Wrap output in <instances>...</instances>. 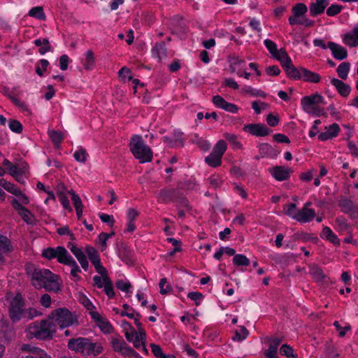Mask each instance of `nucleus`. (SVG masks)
Returning <instances> with one entry per match:
<instances>
[{"label":"nucleus","mask_w":358,"mask_h":358,"mask_svg":"<svg viewBox=\"0 0 358 358\" xmlns=\"http://www.w3.org/2000/svg\"><path fill=\"white\" fill-rule=\"evenodd\" d=\"M31 277L32 285L36 288H44L47 291L57 292L61 288L59 277L48 269L36 268L31 273V268H27Z\"/></svg>","instance_id":"nucleus-1"},{"label":"nucleus","mask_w":358,"mask_h":358,"mask_svg":"<svg viewBox=\"0 0 358 358\" xmlns=\"http://www.w3.org/2000/svg\"><path fill=\"white\" fill-rule=\"evenodd\" d=\"M67 347L70 350L80 353L85 357H96L103 350L101 343L92 342L90 338L85 337L69 339Z\"/></svg>","instance_id":"nucleus-2"},{"label":"nucleus","mask_w":358,"mask_h":358,"mask_svg":"<svg viewBox=\"0 0 358 358\" xmlns=\"http://www.w3.org/2000/svg\"><path fill=\"white\" fill-rule=\"evenodd\" d=\"M27 336L29 338H36L39 340H49L53 338L57 332V326L49 317L40 322L30 324L26 329Z\"/></svg>","instance_id":"nucleus-3"},{"label":"nucleus","mask_w":358,"mask_h":358,"mask_svg":"<svg viewBox=\"0 0 358 358\" xmlns=\"http://www.w3.org/2000/svg\"><path fill=\"white\" fill-rule=\"evenodd\" d=\"M49 320H52L60 329L77 327L79 324L77 314L66 308H59L53 310L49 315Z\"/></svg>","instance_id":"nucleus-4"},{"label":"nucleus","mask_w":358,"mask_h":358,"mask_svg":"<svg viewBox=\"0 0 358 358\" xmlns=\"http://www.w3.org/2000/svg\"><path fill=\"white\" fill-rule=\"evenodd\" d=\"M130 151L134 157L139 161L140 163L150 162L152 159L153 152L138 135H134L130 140Z\"/></svg>","instance_id":"nucleus-5"},{"label":"nucleus","mask_w":358,"mask_h":358,"mask_svg":"<svg viewBox=\"0 0 358 358\" xmlns=\"http://www.w3.org/2000/svg\"><path fill=\"white\" fill-rule=\"evenodd\" d=\"M310 206L311 203L307 202L299 210L296 204L289 203L284 206L283 210L286 215L299 223H308L311 222L316 215L315 210L310 208Z\"/></svg>","instance_id":"nucleus-6"},{"label":"nucleus","mask_w":358,"mask_h":358,"mask_svg":"<svg viewBox=\"0 0 358 358\" xmlns=\"http://www.w3.org/2000/svg\"><path fill=\"white\" fill-rule=\"evenodd\" d=\"M324 103V96L318 93L303 96L301 99L302 110L307 114L313 117H320L324 114V110L320 106Z\"/></svg>","instance_id":"nucleus-7"},{"label":"nucleus","mask_w":358,"mask_h":358,"mask_svg":"<svg viewBox=\"0 0 358 358\" xmlns=\"http://www.w3.org/2000/svg\"><path fill=\"white\" fill-rule=\"evenodd\" d=\"M10 303L9 314L13 322H18L24 317V301L20 294L9 293L6 296Z\"/></svg>","instance_id":"nucleus-8"},{"label":"nucleus","mask_w":358,"mask_h":358,"mask_svg":"<svg viewBox=\"0 0 358 358\" xmlns=\"http://www.w3.org/2000/svg\"><path fill=\"white\" fill-rule=\"evenodd\" d=\"M227 145L224 141L220 140L213 148L210 154L205 159L206 163L211 167H217L221 165L224 153L227 150Z\"/></svg>","instance_id":"nucleus-9"},{"label":"nucleus","mask_w":358,"mask_h":358,"mask_svg":"<svg viewBox=\"0 0 358 358\" xmlns=\"http://www.w3.org/2000/svg\"><path fill=\"white\" fill-rule=\"evenodd\" d=\"M42 255L48 259L57 258V261L62 264L63 262H66V258L69 254L64 247L58 246L56 248H48L44 249Z\"/></svg>","instance_id":"nucleus-10"},{"label":"nucleus","mask_w":358,"mask_h":358,"mask_svg":"<svg viewBox=\"0 0 358 358\" xmlns=\"http://www.w3.org/2000/svg\"><path fill=\"white\" fill-rule=\"evenodd\" d=\"M264 44L272 57L278 60L280 62H286L289 61L288 55L287 52L282 49L278 50L277 48L276 44L273 41L269 39H265L264 41Z\"/></svg>","instance_id":"nucleus-11"},{"label":"nucleus","mask_w":358,"mask_h":358,"mask_svg":"<svg viewBox=\"0 0 358 358\" xmlns=\"http://www.w3.org/2000/svg\"><path fill=\"white\" fill-rule=\"evenodd\" d=\"M91 318L103 333L110 334L113 331V327L108 319L98 312H92Z\"/></svg>","instance_id":"nucleus-12"},{"label":"nucleus","mask_w":358,"mask_h":358,"mask_svg":"<svg viewBox=\"0 0 358 358\" xmlns=\"http://www.w3.org/2000/svg\"><path fill=\"white\" fill-rule=\"evenodd\" d=\"M137 330L134 329V332L132 334L131 340H127L134 344V347L138 349H143L145 348V331L142 327V324L140 322L139 326H136Z\"/></svg>","instance_id":"nucleus-13"},{"label":"nucleus","mask_w":358,"mask_h":358,"mask_svg":"<svg viewBox=\"0 0 358 358\" xmlns=\"http://www.w3.org/2000/svg\"><path fill=\"white\" fill-rule=\"evenodd\" d=\"M212 101L217 108L222 109L227 112L231 113H237L238 112L239 108L236 105L227 101L220 95L214 96Z\"/></svg>","instance_id":"nucleus-14"},{"label":"nucleus","mask_w":358,"mask_h":358,"mask_svg":"<svg viewBox=\"0 0 358 358\" xmlns=\"http://www.w3.org/2000/svg\"><path fill=\"white\" fill-rule=\"evenodd\" d=\"M86 253L87 254V256L92 262V264L94 265L96 271L99 274H103L106 273V268L103 266V265L101 263V260L99 258V256L98 255L97 251L91 246H87L85 248Z\"/></svg>","instance_id":"nucleus-15"},{"label":"nucleus","mask_w":358,"mask_h":358,"mask_svg":"<svg viewBox=\"0 0 358 358\" xmlns=\"http://www.w3.org/2000/svg\"><path fill=\"white\" fill-rule=\"evenodd\" d=\"M243 131L255 136H266L269 134V129L262 124H248L243 127Z\"/></svg>","instance_id":"nucleus-16"},{"label":"nucleus","mask_w":358,"mask_h":358,"mask_svg":"<svg viewBox=\"0 0 358 358\" xmlns=\"http://www.w3.org/2000/svg\"><path fill=\"white\" fill-rule=\"evenodd\" d=\"M341 131L337 123H333L324 127V131L318 134V139L321 141H326L332 139L338 136Z\"/></svg>","instance_id":"nucleus-17"},{"label":"nucleus","mask_w":358,"mask_h":358,"mask_svg":"<svg viewBox=\"0 0 358 358\" xmlns=\"http://www.w3.org/2000/svg\"><path fill=\"white\" fill-rule=\"evenodd\" d=\"M21 350L29 353V355L22 356L18 358H51L43 350L30 345H23Z\"/></svg>","instance_id":"nucleus-18"},{"label":"nucleus","mask_w":358,"mask_h":358,"mask_svg":"<svg viewBox=\"0 0 358 358\" xmlns=\"http://www.w3.org/2000/svg\"><path fill=\"white\" fill-rule=\"evenodd\" d=\"M268 171L276 180L283 181L289 177L292 170L289 167L276 166L270 168Z\"/></svg>","instance_id":"nucleus-19"},{"label":"nucleus","mask_w":358,"mask_h":358,"mask_svg":"<svg viewBox=\"0 0 358 358\" xmlns=\"http://www.w3.org/2000/svg\"><path fill=\"white\" fill-rule=\"evenodd\" d=\"M11 203L14 209L25 222L27 224H33L34 222V217L32 213L27 208L18 203L17 200H13Z\"/></svg>","instance_id":"nucleus-20"},{"label":"nucleus","mask_w":358,"mask_h":358,"mask_svg":"<svg viewBox=\"0 0 358 358\" xmlns=\"http://www.w3.org/2000/svg\"><path fill=\"white\" fill-rule=\"evenodd\" d=\"M343 43L350 48L358 45V24L342 36Z\"/></svg>","instance_id":"nucleus-21"},{"label":"nucleus","mask_w":358,"mask_h":358,"mask_svg":"<svg viewBox=\"0 0 358 358\" xmlns=\"http://www.w3.org/2000/svg\"><path fill=\"white\" fill-rule=\"evenodd\" d=\"M288 60L286 62H280L282 66L284 68L287 76L294 80H301V68H296L292 64L290 57L288 56Z\"/></svg>","instance_id":"nucleus-22"},{"label":"nucleus","mask_w":358,"mask_h":358,"mask_svg":"<svg viewBox=\"0 0 358 358\" xmlns=\"http://www.w3.org/2000/svg\"><path fill=\"white\" fill-rule=\"evenodd\" d=\"M329 3V0H315L309 6L311 16H317L323 13Z\"/></svg>","instance_id":"nucleus-23"},{"label":"nucleus","mask_w":358,"mask_h":358,"mask_svg":"<svg viewBox=\"0 0 358 358\" xmlns=\"http://www.w3.org/2000/svg\"><path fill=\"white\" fill-rule=\"evenodd\" d=\"M111 344L114 350L123 355H131L134 353V351L131 348L127 346V344L122 338H113Z\"/></svg>","instance_id":"nucleus-24"},{"label":"nucleus","mask_w":358,"mask_h":358,"mask_svg":"<svg viewBox=\"0 0 358 358\" xmlns=\"http://www.w3.org/2000/svg\"><path fill=\"white\" fill-rule=\"evenodd\" d=\"M330 83L336 89L337 92L342 96L347 97L349 96L351 92V87L350 85L336 78H330Z\"/></svg>","instance_id":"nucleus-25"},{"label":"nucleus","mask_w":358,"mask_h":358,"mask_svg":"<svg viewBox=\"0 0 358 358\" xmlns=\"http://www.w3.org/2000/svg\"><path fill=\"white\" fill-rule=\"evenodd\" d=\"M328 48L332 52L334 57L336 59L342 60L347 57L348 52L346 49L342 45L334 42L328 43Z\"/></svg>","instance_id":"nucleus-26"},{"label":"nucleus","mask_w":358,"mask_h":358,"mask_svg":"<svg viewBox=\"0 0 358 358\" xmlns=\"http://www.w3.org/2000/svg\"><path fill=\"white\" fill-rule=\"evenodd\" d=\"M120 315L134 320L136 326H139L140 324V314L127 303L123 304V310H121V312H120Z\"/></svg>","instance_id":"nucleus-27"},{"label":"nucleus","mask_w":358,"mask_h":358,"mask_svg":"<svg viewBox=\"0 0 358 358\" xmlns=\"http://www.w3.org/2000/svg\"><path fill=\"white\" fill-rule=\"evenodd\" d=\"M81 63L86 70H92L95 67V56L92 50H87L81 58Z\"/></svg>","instance_id":"nucleus-28"},{"label":"nucleus","mask_w":358,"mask_h":358,"mask_svg":"<svg viewBox=\"0 0 358 358\" xmlns=\"http://www.w3.org/2000/svg\"><path fill=\"white\" fill-rule=\"evenodd\" d=\"M71 252L75 255L84 270L88 268V261L82 250L73 245L69 247Z\"/></svg>","instance_id":"nucleus-29"},{"label":"nucleus","mask_w":358,"mask_h":358,"mask_svg":"<svg viewBox=\"0 0 358 358\" xmlns=\"http://www.w3.org/2000/svg\"><path fill=\"white\" fill-rule=\"evenodd\" d=\"M301 80L305 82L317 83L321 80V77L318 73L309 71L307 69L301 68Z\"/></svg>","instance_id":"nucleus-30"},{"label":"nucleus","mask_w":358,"mask_h":358,"mask_svg":"<svg viewBox=\"0 0 358 358\" xmlns=\"http://www.w3.org/2000/svg\"><path fill=\"white\" fill-rule=\"evenodd\" d=\"M280 342L281 341L278 338H273L271 341L268 349L264 352L266 358H278V349Z\"/></svg>","instance_id":"nucleus-31"},{"label":"nucleus","mask_w":358,"mask_h":358,"mask_svg":"<svg viewBox=\"0 0 358 358\" xmlns=\"http://www.w3.org/2000/svg\"><path fill=\"white\" fill-rule=\"evenodd\" d=\"M321 237L333 243L335 245H340V239L328 227H324L321 233Z\"/></svg>","instance_id":"nucleus-32"},{"label":"nucleus","mask_w":358,"mask_h":358,"mask_svg":"<svg viewBox=\"0 0 358 358\" xmlns=\"http://www.w3.org/2000/svg\"><path fill=\"white\" fill-rule=\"evenodd\" d=\"M3 165L8 170V173L20 183L23 184V178L18 174L17 171V166L13 164L9 160L5 159L3 161Z\"/></svg>","instance_id":"nucleus-33"},{"label":"nucleus","mask_w":358,"mask_h":358,"mask_svg":"<svg viewBox=\"0 0 358 358\" xmlns=\"http://www.w3.org/2000/svg\"><path fill=\"white\" fill-rule=\"evenodd\" d=\"M229 70L231 73H236L238 70H243L245 60L239 57H231L229 60Z\"/></svg>","instance_id":"nucleus-34"},{"label":"nucleus","mask_w":358,"mask_h":358,"mask_svg":"<svg viewBox=\"0 0 358 358\" xmlns=\"http://www.w3.org/2000/svg\"><path fill=\"white\" fill-rule=\"evenodd\" d=\"M62 264L71 266V275L74 278L75 280H78V273L80 271V270L78 266L77 265L76 261L71 257L70 255L67 257L66 262H63Z\"/></svg>","instance_id":"nucleus-35"},{"label":"nucleus","mask_w":358,"mask_h":358,"mask_svg":"<svg viewBox=\"0 0 358 358\" xmlns=\"http://www.w3.org/2000/svg\"><path fill=\"white\" fill-rule=\"evenodd\" d=\"M259 150L263 157H275L278 155V153L275 152L272 146L268 143L260 144L259 146Z\"/></svg>","instance_id":"nucleus-36"},{"label":"nucleus","mask_w":358,"mask_h":358,"mask_svg":"<svg viewBox=\"0 0 358 358\" xmlns=\"http://www.w3.org/2000/svg\"><path fill=\"white\" fill-rule=\"evenodd\" d=\"M350 70V64L349 62H343L338 65L336 69L338 76L343 80H346Z\"/></svg>","instance_id":"nucleus-37"},{"label":"nucleus","mask_w":358,"mask_h":358,"mask_svg":"<svg viewBox=\"0 0 358 358\" xmlns=\"http://www.w3.org/2000/svg\"><path fill=\"white\" fill-rule=\"evenodd\" d=\"M152 56L158 61L166 57V48L162 43L156 44L152 50Z\"/></svg>","instance_id":"nucleus-38"},{"label":"nucleus","mask_w":358,"mask_h":358,"mask_svg":"<svg viewBox=\"0 0 358 358\" xmlns=\"http://www.w3.org/2000/svg\"><path fill=\"white\" fill-rule=\"evenodd\" d=\"M120 325L122 329L127 340H131L132 334L134 332V328L131 324L125 320H123L120 322Z\"/></svg>","instance_id":"nucleus-39"},{"label":"nucleus","mask_w":358,"mask_h":358,"mask_svg":"<svg viewBox=\"0 0 358 358\" xmlns=\"http://www.w3.org/2000/svg\"><path fill=\"white\" fill-rule=\"evenodd\" d=\"M78 299L89 311L90 315L92 312H96L92 301L85 294L80 293L78 296Z\"/></svg>","instance_id":"nucleus-40"},{"label":"nucleus","mask_w":358,"mask_h":358,"mask_svg":"<svg viewBox=\"0 0 358 358\" xmlns=\"http://www.w3.org/2000/svg\"><path fill=\"white\" fill-rule=\"evenodd\" d=\"M48 136L57 147L59 146L64 137L62 133L54 129L48 130Z\"/></svg>","instance_id":"nucleus-41"},{"label":"nucleus","mask_w":358,"mask_h":358,"mask_svg":"<svg viewBox=\"0 0 358 358\" xmlns=\"http://www.w3.org/2000/svg\"><path fill=\"white\" fill-rule=\"evenodd\" d=\"M10 250V241L3 236H0V263L3 261V255Z\"/></svg>","instance_id":"nucleus-42"},{"label":"nucleus","mask_w":358,"mask_h":358,"mask_svg":"<svg viewBox=\"0 0 358 358\" xmlns=\"http://www.w3.org/2000/svg\"><path fill=\"white\" fill-rule=\"evenodd\" d=\"M224 137L226 140H227L233 146V148L240 150L242 149L243 145L238 140V137L236 135L230 133H225L224 134Z\"/></svg>","instance_id":"nucleus-43"},{"label":"nucleus","mask_w":358,"mask_h":358,"mask_svg":"<svg viewBox=\"0 0 358 358\" xmlns=\"http://www.w3.org/2000/svg\"><path fill=\"white\" fill-rule=\"evenodd\" d=\"M0 186L12 194L18 192V188L14 184L7 181L4 178L0 179Z\"/></svg>","instance_id":"nucleus-44"},{"label":"nucleus","mask_w":358,"mask_h":358,"mask_svg":"<svg viewBox=\"0 0 358 358\" xmlns=\"http://www.w3.org/2000/svg\"><path fill=\"white\" fill-rule=\"evenodd\" d=\"M101 275H95L93 278L94 285L99 288H103L110 280L106 275V272Z\"/></svg>","instance_id":"nucleus-45"},{"label":"nucleus","mask_w":358,"mask_h":358,"mask_svg":"<svg viewBox=\"0 0 358 358\" xmlns=\"http://www.w3.org/2000/svg\"><path fill=\"white\" fill-rule=\"evenodd\" d=\"M248 336V331L244 327H241L238 330H237L233 336L232 339L234 341L241 342L244 341Z\"/></svg>","instance_id":"nucleus-46"},{"label":"nucleus","mask_w":358,"mask_h":358,"mask_svg":"<svg viewBox=\"0 0 358 358\" xmlns=\"http://www.w3.org/2000/svg\"><path fill=\"white\" fill-rule=\"evenodd\" d=\"M116 287L121 291L127 293L131 294V285L127 280H118L116 282Z\"/></svg>","instance_id":"nucleus-47"},{"label":"nucleus","mask_w":358,"mask_h":358,"mask_svg":"<svg viewBox=\"0 0 358 358\" xmlns=\"http://www.w3.org/2000/svg\"><path fill=\"white\" fill-rule=\"evenodd\" d=\"M308 7L303 3H298L292 8V13L295 16L301 17L306 13Z\"/></svg>","instance_id":"nucleus-48"},{"label":"nucleus","mask_w":358,"mask_h":358,"mask_svg":"<svg viewBox=\"0 0 358 358\" xmlns=\"http://www.w3.org/2000/svg\"><path fill=\"white\" fill-rule=\"evenodd\" d=\"M233 263L237 266H248L250 264V260L246 256L238 254L234 255Z\"/></svg>","instance_id":"nucleus-49"},{"label":"nucleus","mask_w":358,"mask_h":358,"mask_svg":"<svg viewBox=\"0 0 358 358\" xmlns=\"http://www.w3.org/2000/svg\"><path fill=\"white\" fill-rule=\"evenodd\" d=\"M280 353L287 358H296L297 355L294 350L288 345H282L280 349Z\"/></svg>","instance_id":"nucleus-50"},{"label":"nucleus","mask_w":358,"mask_h":358,"mask_svg":"<svg viewBox=\"0 0 358 358\" xmlns=\"http://www.w3.org/2000/svg\"><path fill=\"white\" fill-rule=\"evenodd\" d=\"M75 159L80 163H85L87 160V153L84 148H80L73 154Z\"/></svg>","instance_id":"nucleus-51"},{"label":"nucleus","mask_w":358,"mask_h":358,"mask_svg":"<svg viewBox=\"0 0 358 358\" xmlns=\"http://www.w3.org/2000/svg\"><path fill=\"white\" fill-rule=\"evenodd\" d=\"M29 15L38 20L45 19V14L43 13V8L40 6L32 8L29 10Z\"/></svg>","instance_id":"nucleus-52"},{"label":"nucleus","mask_w":358,"mask_h":358,"mask_svg":"<svg viewBox=\"0 0 358 358\" xmlns=\"http://www.w3.org/2000/svg\"><path fill=\"white\" fill-rule=\"evenodd\" d=\"M119 77L123 82H127L132 78L131 71L129 69L124 66L119 71Z\"/></svg>","instance_id":"nucleus-53"},{"label":"nucleus","mask_w":358,"mask_h":358,"mask_svg":"<svg viewBox=\"0 0 358 358\" xmlns=\"http://www.w3.org/2000/svg\"><path fill=\"white\" fill-rule=\"evenodd\" d=\"M187 297L194 301L196 306H199L203 300V295L198 292H189Z\"/></svg>","instance_id":"nucleus-54"},{"label":"nucleus","mask_w":358,"mask_h":358,"mask_svg":"<svg viewBox=\"0 0 358 358\" xmlns=\"http://www.w3.org/2000/svg\"><path fill=\"white\" fill-rule=\"evenodd\" d=\"M17 166V171L18 174L23 178L24 183L25 182L26 174L28 171V165L26 162H20L15 164Z\"/></svg>","instance_id":"nucleus-55"},{"label":"nucleus","mask_w":358,"mask_h":358,"mask_svg":"<svg viewBox=\"0 0 358 358\" xmlns=\"http://www.w3.org/2000/svg\"><path fill=\"white\" fill-rule=\"evenodd\" d=\"M8 127L10 129L15 133L20 134L22 131V124L16 120H10Z\"/></svg>","instance_id":"nucleus-56"},{"label":"nucleus","mask_w":358,"mask_h":358,"mask_svg":"<svg viewBox=\"0 0 358 358\" xmlns=\"http://www.w3.org/2000/svg\"><path fill=\"white\" fill-rule=\"evenodd\" d=\"M24 319L31 320V319H33L34 317L41 315V313L39 310H36V308H29L27 309L24 308Z\"/></svg>","instance_id":"nucleus-57"},{"label":"nucleus","mask_w":358,"mask_h":358,"mask_svg":"<svg viewBox=\"0 0 358 358\" xmlns=\"http://www.w3.org/2000/svg\"><path fill=\"white\" fill-rule=\"evenodd\" d=\"M342 10V6L338 4H331L327 9V15L330 17H333L338 14Z\"/></svg>","instance_id":"nucleus-58"},{"label":"nucleus","mask_w":358,"mask_h":358,"mask_svg":"<svg viewBox=\"0 0 358 358\" xmlns=\"http://www.w3.org/2000/svg\"><path fill=\"white\" fill-rule=\"evenodd\" d=\"M150 347L152 354L156 358H163V357L165 355L162 351V349L159 345L151 343Z\"/></svg>","instance_id":"nucleus-59"},{"label":"nucleus","mask_w":358,"mask_h":358,"mask_svg":"<svg viewBox=\"0 0 358 358\" xmlns=\"http://www.w3.org/2000/svg\"><path fill=\"white\" fill-rule=\"evenodd\" d=\"M58 197L64 208L66 210H69V212H71L72 208L71 207L69 198L63 193H59L58 194Z\"/></svg>","instance_id":"nucleus-60"},{"label":"nucleus","mask_w":358,"mask_h":358,"mask_svg":"<svg viewBox=\"0 0 358 358\" xmlns=\"http://www.w3.org/2000/svg\"><path fill=\"white\" fill-rule=\"evenodd\" d=\"M69 193L71 195V200L74 205L75 209L83 208V205L80 196L73 190L69 191Z\"/></svg>","instance_id":"nucleus-61"},{"label":"nucleus","mask_w":358,"mask_h":358,"mask_svg":"<svg viewBox=\"0 0 358 358\" xmlns=\"http://www.w3.org/2000/svg\"><path fill=\"white\" fill-rule=\"evenodd\" d=\"M17 198L13 200H17L18 203L21 205H27L29 203V199L27 196H26L24 193H22L20 189H18V192L14 194Z\"/></svg>","instance_id":"nucleus-62"},{"label":"nucleus","mask_w":358,"mask_h":358,"mask_svg":"<svg viewBox=\"0 0 358 358\" xmlns=\"http://www.w3.org/2000/svg\"><path fill=\"white\" fill-rule=\"evenodd\" d=\"M310 274L313 277L317 280H321L324 278V274L322 271L318 268L317 266H313L310 268Z\"/></svg>","instance_id":"nucleus-63"},{"label":"nucleus","mask_w":358,"mask_h":358,"mask_svg":"<svg viewBox=\"0 0 358 358\" xmlns=\"http://www.w3.org/2000/svg\"><path fill=\"white\" fill-rule=\"evenodd\" d=\"M159 289H160V293L162 294H168L171 292V287L167 283L166 278L161 279V280L159 282Z\"/></svg>","instance_id":"nucleus-64"}]
</instances>
